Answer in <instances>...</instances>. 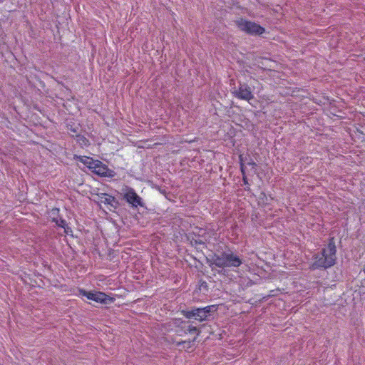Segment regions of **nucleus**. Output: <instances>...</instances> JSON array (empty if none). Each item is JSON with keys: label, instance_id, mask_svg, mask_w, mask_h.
<instances>
[{"label": "nucleus", "instance_id": "obj_12", "mask_svg": "<svg viewBox=\"0 0 365 365\" xmlns=\"http://www.w3.org/2000/svg\"><path fill=\"white\" fill-rule=\"evenodd\" d=\"M202 311L205 312V314L207 315V317L212 312H215L217 311V307L215 305L207 306L204 308H201Z\"/></svg>", "mask_w": 365, "mask_h": 365}, {"label": "nucleus", "instance_id": "obj_17", "mask_svg": "<svg viewBox=\"0 0 365 365\" xmlns=\"http://www.w3.org/2000/svg\"><path fill=\"white\" fill-rule=\"evenodd\" d=\"M248 164L252 165V168H255V166H256V163L253 161L248 163Z\"/></svg>", "mask_w": 365, "mask_h": 365}, {"label": "nucleus", "instance_id": "obj_18", "mask_svg": "<svg viewBox=\"0 0 365 365\" xmlns=\"http://www.w3.org/2000/svg\"><path fill=\"white\" fill-rule=\"evenodd\" d=\"M241 170L244 173V165L242 164L241 165Z\"/></svg>", "mask_w": 365, "mask_h": 365}, {"label": "nucleus", "instance_id": "obj_15", "mask_svg": "<svg viewBox=\"0 0 365 365\" xmlns=\"http://www.w3.org/2000/svg\"><path fill=\"white\" fill-rule=\"evenodd\" d=\"M196 332L197 331V335H199L200 334V331L197 330V329L195 327H191V326H189L187 329L185 330V332Z\"/></svg>", "mask_w": 365, "mask_h": 365}, {"label": "nucleus", "instance_id": "obj_1", "mask_svg": "<svg viewBox=\"0 0 365 365\" xmlns=\"http://www.w3.org/2000/svg\"><path fill=\"white\" fill-rule=\"evenodd\" d=\"M336 248L334 238L329 239L327 248H324L322 252L315 256V260L312 264L314 269L328 268L333 266L336 261Z\"/></svg>", "mask_w": 365, "mask_h": 365}, {"label": "nucleus", "instance_id": "obj_10", "mask_svg": "<svg viewBox=\"0 0 365 365\" xmlns=\"http://www.w3.org/2000/svg\"><path fill=\"white\" fill-rule=\"evenodd\" d=\"M80 160L86 165H87L90 169L92 168L93 165H98V160H93L92 158L88 157H81Z\"/></svg>", "mask_w": 365, "mask_h": 365}, {"label": "nucleus", "instance_id": "obj_2", "mask_svg": "<svg viewBox=\"0 0 365 365\" xmlns=\"http://www.w3.org/2000/svg\"><path fill=\"white\" fill-rule=\"evenodd\" d=\"M210 265H215L218 267H238L242 264L239 257L233 253L222 252L220 255H215L209 259Z\"/></svg>", "mask_w": 365, "mask_h": 365}, {"label": "nucleus", "instance_id": "obj_8", "mask_svg": "<svg viewBox=\"0 0 365 365\" xmlns=\"http://www.w3.org/2000/svg\"><path fill=\"white\" fill-rule=\"evenodd\" d=\"M99 202L108 205L113 208H116L119 205L118 200L114 197L106 193H101L99 195Z\"/></svg>", "mask_w": 365, "mask_h": 365}, {"label": "nucleus", "instance_id": "obj_4", "mask_svg": "<svg viewBox=\"0 0 365 365\" xmlns=\"http://www.w3.org/2000/svg\"><path fill=\"white\" fill-rule=\"evenodd\" d=\"M81 294L86 296L88 299L95 301L96 302L108 304L111 302L113 299L107 296L105 293L101 292H86L85 290H81Z\"/></svg>", "mask_w": 365, "mask_h": 365}, {"label": "nucleus", "instance_id": "obj_11", "mask_svg": "<svg viewBox=\"0 0 365 365\" xmlns=\"http://www.w3.org/2000/svg\"><path fill=\"white\" fill-rule=\"evenodd\" d=\"M77 142L81 147L87 146L89 145L88 140L83 135H76Z\"/></svg>", "mask_w": 365, "mask_h": 365}, {"label": "nucleus", "instance_id": "obj_5", "mask_svg": "<svg viewBox=\"0 0 365 365\" xmlns=\"http://www.w3.org/2000/svg\"><path fill=\"white\" fill-rule=\"evenodd\" d=\"M123 198L133 207H137L138 206L143 207V203L142 199L137 195L133 188L127 187L126 192L124 194Z\"/></svg>", "mask_w": 365, "mask_h": 365}, {"label": "nucleus", "instance_id": "obj_3", "mask_svg": "<svg viewBox=\"0 0 365 365\" xmlns=\"http://www.w3.org/2000/svg\"><path fill=\"white\" fill-rule=\"evenodd\" d=\"M237 27L242 31L252 35H260L264 32V29L259 24L240 19L236 21Z\"/></svg>", "mask_w": 365, "mask_h": 365}, {"label": "nucleus", "instance_id": "obj_13", "mask_svg": "<svg viewBox=\"0 0 365 365\" xmlns=\"http://www.w3.org/2000/svg\"><path fill=\"white\" fill-rule=\"evenodd\" d=\"M191 341H182L177 343V346H182L185 349H190L191 347Z\"/></svg>", "mask_w": 365, "mask_h": 365}, {"label": "nucleus", "instance_id": "obj_6", "mask_svg": "<svg viewBox=\"0 0 365 365\" xmlns=\"http://www.w3.org/2000/svg\"><path fill=\"white\" fill-rule=\"evenodd\" d=\"M233 94L238 98L249 101L253 98L250 88L246 84H240L237 89L232 91Z\"/></svg>", "mask_w": 365, "mask_h": 365}, {"label": "nucleus", "instance_id": "obj_9", "mask_svg": "<svg viewBox=\"0 0 365 365\" xmlns=\"http://www.w3.org/2000/svg\"><path fill=\"white\" fill-rule=\"evenodd\" d=\"M98 165L94 164L93 166H92L91 169H93V172L98 174V175L106 176L107 171L108 170V168L103 165L102 163L98 160Z\"/></svg>", "mask_w": 365, "mask_h": 365}, {"label": "nucleus", "instance_id": "obj_16", "mask_svg": "<svg viewBox=\"0 0 365 365\" xmlns=\"http://www.w3.org/2000/svg\"><path fill=\"white\" fill-rule=\"evenodd\" d=\"M59 226L64 227L66 225V222L64 220H61V223L58 224Z\"/></svg>", "mask_w": 365, "mask_h": 365}, {"label": "nucleus", "instance_id": "obj_7", "mask_svg": "<svg viewBox=\"0 0 365 365\" xmlns=\"http://www.w3.org/2000/svg\"><path fill=\"white\" fill-rule=\"evenodd\" d=\"M182 313L187 319L195 318L196 320H199L200 322L205 321L207 318L205 312L202 311L201 308L194 309L190 311H183Z\"/></svg>", "mask_w": 365, "mask_h": 365}, {"label": "nucleus", "instance_id": "obj_19", "mask_svg": "<svg viewBox=\"0 0 365 365\" xmlns=\"http://www.w3.org/2000/svg\"><path fill=\"white\" fill-rule=\"evenodd\" d=\"M195 340H196V337H195L192 341H195Z\"/></svg>", "mask_w": 365, "mask_h": 365}, {"label": "nucleus", "instance_id": "obj_14", "mask_svg": "<svg viewBox=\"0 0 365 365\" xmlns=\"http://www.w3.org/2000/svg\"><path fill=\"white\" fill-rule=\"evenodd\" d=\"M68 129L69 130V133L72 135H73L74 134H76L78 135V130H79V128L77 126V127H73L72 125H68Z\"/></svg>", "mask_w": 365, "mask_h": 365}]
</instances>
